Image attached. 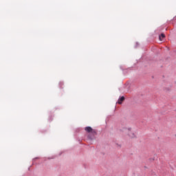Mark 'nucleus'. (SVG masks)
<instances>
[{
  "label": "nucleus",
  "instance_id": "1",
  "mask_svg": "<svg viewBox=\"0 0 176 176\" xmlns=\"http://www.w3.org/2000/svg\"><path fill=\"white\" fill-rule=\"evenodd\" d=\"M131 130V128L127 129L124 127L122 129H120V131H122V133H127L129 137H131V138H135V134H134V133L130 132Z\"/></svg>",
  "mask_w": 176,
  "mask_h": 176
},
{
  "label": "nucleus",
  "instance_id": "2",
  "mask_svg": "<svg viewBox=\"0 0 176 176\" xmlns=\"http://www.w3.org/2000/svg\"><path fill=\"white\" fill-rule=\"evenodd\" d=\"M85 130L87 133H96V131L93 130V128H91V126H86Z\"/></svg>",
  "mask_w": 176,
  "mask_h": 176
},
{
  "label": "nucleus",
  "instance_id": "3",
  "mask_svg": "<svg viewBox=\"0 0 176 176\" xmlns=\"http://www.w3.org/2000/svg\"><path fill=\"white\" fill-rule=\"evenodd\" d=\"M123 101H124V96H122L120 98H119L118 102V104H122Z\"/></svg>",
  "mask_w": 176,
  "mask_h": 176
},
{
  "label": "nucleus",
  "instance_id": "7",
  "mask_svg": "<svg viewBox=\"0 0 176 176\" xmlns=\"http://www.w3.org/2000/svg\"><path fill=\"white\" fill-rule=\"evenodd\" d=\"M136 46H138V43H136Z\"/></svg>",
  "mask_w": 176,
  "mask_h": 176
},
{
  "label": "nucleus",
  "instance_id": "5",
  "mask_svg": "<svg viewBox=\"0 0 176 176\" xmlns=\"http://www.w3.org/2000/svg\"><path fill=\"white\" fill-rule=\"evenodd\" d=\"M63 85H64V82H59V86H62Z\"/></svg>",
  "mask_w": 176,
  "mask_h": 176
},
{
  "label": "nucleus",
  "instance_id": "6",
  "mask_svg": "<svg viewBox=\"0 0 176 176\" xmlns=\"http://www.w3.org/2000/svg\"><path fill=\"white\" fill-rule=\"evenodd\" d=\"M36 159H38V157L33 159V162H35V160H36Z\"/></svg>",
  "mask_w": 176,
  "mask_h": 176
},
{
  "label": "nucleus",
  "instance_id": "4",
  "mask_svg": "<svg viewBox=\"0 0 176 176\" xmlns=\"http://www.w3.org/2000/svg\"><path fill=\"white\" fill-rule=\"evenodd\" d=\"M165 35H164V34H161V35L159 36V38H160V41H162V38H165Z\"/></svg>",
  "mask_w": 176,
  "mask_h": 176
}]
</instances>
